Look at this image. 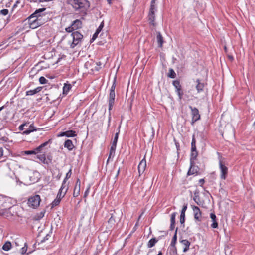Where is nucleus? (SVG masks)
<instances>
[{
    "instance_id": "39448f33",
    "label": "nucleus",
    "mask_w": 255,
    "mask_h": 255,
    "mask_svg": "<svg viewBox=\"0 0 255 255\" xmlns=\"http://www.w3.org/2000/svg\"><path fill=\"white\" fill-rule=\"evenodd\" d=\"M156 10L155 2L154 0H152L151 2L150 8L148 14V20L150 21L149 23L153 26H155V23L154 22L155 15V11Z\"/></svg>"
},
{
    "instance_id": "6ab92c4d",
    "label": "nucleus",
    "mask_w": 255,
    "mask_h": 255,
    "mask_svg": "<svg viewBox=\"0 0 255 255\" xmlns=\"http://www.w3.org/2000/svg\"><path fill=\"white\" fill-rule=\"evenodd\" d=\"M210 218L211 219V221L212 222L211 226L213 228H217L218 224L216 221V216L214 213H211L210 214Z\"/></svg>"
},
{
    "instance_id": "ea45409f",
    "label": "nucleus",
    "mask_w": 255,
    "mask_h": 255,
    "mask_svg": "<svg viewBox=\"0 0 255 255\" xmlns=\"http://www.w3.org/2000/svg\"><path fill=\"white\" fill-rule=\"evenodd\" d=\"M60 201L61 200H60V199L56 198L51 203L52 207H54L59 205V204L60 202Z\"/></svg>"
},
{
    "instance_id": "473e14b6",
    "label": "nucleus",
    "mask_w": 255,
    "mask_h": 255,
    "mask_svg": "<svg viewBox=\"0 0 255 255\" xmlns=\"http://www.w3.org/2000/svg\"><path fill=\"white\" fill-rule=\"evenodd\" d=\"M51 140L50 139L48 141L45 142L44 143L41 144L40 146L36 148V151H37L38 152H40L43 147L47 146L49 142H51Z\"/></svg>"
},
{
    "instance_id": "5fc2aeb1",
    "label": "nucleus",
    "mask_w": 255,
    "mask_h": 255,
    "mask_svg": "<svg viewBox=\"0 0 255 255\" xmlns=\"http://www.w3.org/2000/svg\"><path fill=\"white\" fill-rule=\"evenodd\" d=\"M52 156H47V158H46V160H47V162L48 163V164L47 165H49L50 163H51L52 162Z\"/></svg>"
},
{
    "instance_id": "9d476101",
    "label": "nucleus",
    "mask_w": 255,
    "mask_h": 255,
    "mask_svg": "<svg viewBox=\"0 0 255 255\" xmlns=\"http://www.w3.org/2000/svg\"><path fill=\"white\" fill-rule=\"evenodd\" d=\"M191 207L193 211L194 218L199 221H201V212L199 208L195 205H191Z\"/></svg>"
},
{
    "instance_id": "8fccbe9b",
    "label": "nucleus",
    "mask_w": 255,
    "mask_h": 255,
    "mask_svg": "<svg viewBox=\"0 0 255 255\" xmlns=\"http://www.w3.org/2000/svg\"><path fill=\"white\" fill-rule=\"evenodd\" d=\"M104 27V22H102L100 25H99V27L97 29L96 31L98 32H100V31L102 30Z\"/></svg>"
},
{
    "instance_id": "20e7f679",
    "label": "nucleus",
    "mask_w": 255,
    "mask_h": 255,
    "mask_svg": "<svg viewBox=\"0 0 255 255\" xmlns=\"http://www.w3.org/2000/svg\"><path fill=\"white\" fill-rule=\"evenodd\" d=\"M40 201V196L39 195H35L29 198L27 203L29 207L36 208L39 206Z\"/></svg>"
},
{
    "instance_id": "3c124183",
    "label": "nucleus",
    "mask_w": 255,
    "mask_h": 255,
    "mask_svg": "<svg viewBox=\"0 0 255 255\" xmlns=\"http://www.w3.org/2000/svg\"><path fill=\"white\" fill-rule=\"evenodd\" d=\"M187 208V204H184V206L182 207V209L181 210V213H185V212Z\"/></svg>"
},
{
    "instance_id": "79ce46f5",
    "label": "nucleus",
    "mask_w": 255,
    "mask_h": 255,
    "mask_svg": "<svg viewBox=\"0 0 255 255\" xmlns=\"http://www.w3.org/2000/svg\"><path fill=\"white\" fill-rule=\"evenodd\" d=\"M28 124H29V123L26 122L25 123L21 124L18 128L19 130L20 131L23 130L25 128L24 127L27 126Z\"/></svg>"
},
{
    "instance_id": "680f3d73",
    "label": "nucleus",
    "mask_w": 255,
    "mask_h": 255,
    "mask_svg": "<svg viewBox=\"0 0 255 255\" xmlns=\"http://www.w3.org/2000/svg\"><path fill=\"white\" fill-rule=\"evenodd\" d=\"M175 228V224H172L171 223L170 226V230H173Z\"/></svg>"
},
{
    "instance_id": "58836bf2",
    "label": "nucleus",
    "mask_w": 255,
    "mask_h": 255,
    "mask_svg": "<svg viewBox=\"0 0 255 255\" xmlns=\"http://www.w3.org/2000/svg\"><path fill=\"white\" fill-rule=\"evenodd\" d=\"M39 81L40 83L41 84H45L48 82V80L44 77L43 76H41L39 78Z\"/></svg>"
},
{
    "instance_id": "864d4df0",
    "label": "nucleus",
    "mask_w": 255,
    "mask_h": 255,
    "mask_svg": "<svg viewBox=\"0 0 255 255\" xmlns=\"http://www.w3.org/2000/svg\"><path fill=\"white\" fill-rule=\"evenodd\" d=\"M74 29L72 27V25H71L70 27H68L67 28H66V31L67 32H72L73 31H74Z\"/></svg>"
},
{
    "instance_id": "72a5a7b5",
    "label": "nucleus",
    "mask_w": 255,
    "mask_h": 255,
    "mask_svg": "<svg viewBox=\"0 0 255 255\" xmlns=\"http://www.w3.org/2000/svg\"><path fill=\"white\" fill-rule=\"evenodd\" d=\"M11 248V244L10 242L7 241L2 246V249L4 251H8Z\"/></svg>"
},
{
    "instance_id": "09e8293b",
    "label": "nucleus",
    "mask_w": 255,
    "mask_h": 255,
    "mask_svg": "<svg viewBox=\"0 0 255 255\" xmlns=\"http://www.w3.org/2000/svg\"><path fill=\"white\" fill-rule=\"evenodd\" d=\"M0 13L3 15H6L8 13V10L6 9H2L0 11Z\"/></svg>"
},
{
    "instance_id": "7ed1b4c3",
    "label": "nucleus",
    "mask_w": 255,
    "mask_h": 255,
    "mask_svg": "<svg viewBox=\"0 0 255 255\" xmlns=\"http://www.w3.org/2000/svg\"><path fill=\"white\" fill-rule=\"evenodd\" d=\"M110 217L108 221L109 228H112L116 222H119L123 216V212L121 210L116 209L111 210L110 213Z\"/></svg>"
},
{
    "instance_id": "f03ea898",
    "label": "nucleus",
    "mask_w": 255,
    "mask_h": 255,
    "mask_svg": "<svg viewBox=\"0 0 255 255\" xmlns=\"http://www.w3.org/2000/svg\"><path fill=\"white\" fill-rule=\"evenodd\" d=\"M67 3L76 11L86 14V11L90 7V3L87 0H67Z\"/></svg>"
},
{
    "instance_id": "69168bd1",
    "label": "nucleus",
    "mask_w": 255,
    "mask_h": 255,
    "mask_svg": "<svg viewBox=\"0 0 255 255\" xmlns=\"http://www.w3.org/2000/svg\"><path fill=\"white\" fill-rule=\"evenodd\" d=\"M34 73H35L34 70H33V69H32V70H31V71L30 72V76H33V75H32V74H34Z\"/></svg>"
},
{
    "instance_id": "774afa93",
    "label": "nucleus",
    "mask_w": 255,
    "mask_h": 255,
    "mask_svg": "<svg viewBox=\"0 0 255 255\" xmlns=\"http://www.w3.org/2000/svg\"><path fill=\"white\" fill-rule=\"evenodd\" d=\"M176 146L177 147V150H178V148H179V144L178 142L175 143Z\"/></svg>"
},
{
    "instance_id": "a211bd4d",
    "label": "nucleus",
    "mask_w": 255,
    "mask_h": 255,
    "mask_svg": "<svg viewBox=\"0 0 255 255\" xmlns=\"http://www.w3.org/2000/svg\"><path fill=\"white\" fill-rule=\"evenodd\" d=\"M38 128H36L34 127L33 124H30L28 128L25 130H24L22 132V134L23 135H28L31 132H33L34 131H37Z\"/></svg>"
},
{
    "instance_id": "c85d7f7f",
    "label": "nucleus",
    "mask_w": 255,
    "mask_h": 255,
    "mask_svg": "<svg viewBox=\"0 0 255 255\" xmlns=\"http://www.w3.org/2000/svg\"><path fill=\"white\" fill-rule=\"evenodd\" d=\"M72 175V170L70 169L69 171L67 173L66 175V177H65L64 180L63 181L62 185L64 186H68V184H66L67 180L71 177Z\"/></svg>"
},
{
    "instance_id": "0e129e2a",
    "label": "nucleus",
    "mask_w": 255,
    "mask_h": 255,
    "mask_svg": "<svg viewBox=\"0 0 255 255\" xmlns=\"http://www.w3.org/2000/svg\"><path fill=\"white\" fill-rule=\"evenodd\" d=\"M191 152H196V151H197L196 147H191Z\"/></svg>"
},
{
    "instance_id": "a18cd8bd",
    "label": "nucleus",
    "mask_w": 255,
    "mask_h": 255,
    "mask_svg": "<svg viewBox=\"0 0 255 255\" xmlns=\"http://www.w3.org/2000/svg\"><path fill=\"white\" fill-rule=\"evenodd\" d=\"M99 32L96 31L95 33L93 35L92 38L90 40L91 42L94 41L98 37Z\"/></svg>"
},
{
    "instance_id": "b1692460",
    "label": "nucleus",
    "mask_w": 255,
    "mask_h": 255,
    "mask_svg": "<svg viewBox=\"0 0 255 255\" xmlns=\"http://www.w3.org/2000/svg\"><path fill=\"white\" fill-rule=\"evenodd\" d=\"M41 89H42L41 87H38L34 90H30L27 91L26 92V95L27 96H30V95L31 96V95H34V94L38 93L39 92H40L41 90Z\"/></svg>"
},
{
    "instance_id": "603ef678",
    "label": "nucleus",
    "mask_w": 255,
    "mask_h": 255,
    "mask_svg": "<svg viewBox=\"0 0 255 255\" xmlns=\"http://www.w3.org/2000/svg\"><path fill=\"white\" fill-rule=\"evenodd\" d=\"M111 120V111H109V117H108V127H109L110 125V122Z\"/></svg>"
},
{
    "instance_id": "338daca9",
    "label": "nucleus",
    "mask_w": 255,
    "mask_h": 255,
    "mask_svg": "<svg viewBox=\"0 0 255 255\" xmlns=\"http://www.w3.org/2000/svg\"><path fill=\"white\" fill-rule=\"evenodd\" d=\"M19 3V2L18 1H16V3L14 4V5L12 7V9H13L14 8H15L16 6H17V3Z\"/></svg>"
},
{
    "instance_id": "412c9836",
    "label": "nucleus",
    "mask_w": 255,
    "mask_h": 255,
    "mask_svg": "<svg viewBox=\"0 0 255 255\" xmlns=\"http://www.w3.org/2000/svg\"><path fill=\"white\" fill-rule=\"evenodd\" d=\"M196 82L197 84L196 86V89L197 90L198 93H200L203 90L205 85L204 83L201 82L200 80L199 79H197Z\"/></svg>"
},
{
    "instance_id": "c9c22d12",
    "label": "nucleus",
    "mask_w": 255,
    "mask_h": 255,
    "mask_svg": "<svg viewBox=\"0 0 255 255\" xmlns=\"http://www.w3.org/2000/svg\"><path fill=\"white\" fill-rule=\"evenodd\" d=\"M185 220V213H181L180 217V222L183 227H184V222Z\"/></svg>"
},
{
    "instance_id": "c03bdc74",
    "label": "nucleus",
    "mask_w": 255,
    "mask_h": 255,
    "mask_svg": "<svg viewBox=\"0 0 255 255\" xmlns=\"http://www.w3.org/2000/svg\"><path fill=\"white\" fill-rule=\"evenodd\" d=\"M27 250V246L26 243H25L24 246L23 247H22L21 249V254H24L26 253Z\"/></svg>"
},
{
    "instance_id": "dca6fc26",
    "label": "nucleus",
    "mask_w": 255,
    "mask_h": 255,
    "mask_svg": "<svg viewBox=\"0 0 255 255\" xmlns=\"http://www.w3.org/2000/svg\"><path fill=\"white\" fill-rule=\"evenodd\" d=\"M180 242L184 246L183 252L186 253L187 252L189 249V247L191 244L190 242L186 239L181 240H180Z\"/></svg>"
},
{
    "instance_id": "aec40b11",
    "label": "nucleus",
    "mask_w": 255,
    "mask_h": 255,
    "mask_svg": "<svg viewBox=\"0 0 255 255\" xmlns=\"http://www.w3.org/2000/svg\"><path fill=\"white\" fill-rule=\"evenodd\" d=\"M64 147L67 148L68 150L71 151L74 148L72 141L70 139L65 140L64 144Z\"/></svg>"
},
{
    "instance_id": "f8f14e48",
    "label": "nucleus",
    "mask_w": 255,
    "mask_h": 255,
    "mask_svg": "<svg viewBox=\"0 0 255 255\" xmlns=\"http://www.w3.org/2000/svg\"><path fill=\"white\" fill-rule=\"evenodd\" d=\"M76 136H77L76 132L72 130L62 132L58 135V136H66L67 137H73Z\"/></svg>"
},
{
    "instance_id": "7c9ffc66",
    "label": "nucleus",
    "mask_w": 255,
    "mask_h": 255,
    "mask_svg": "<svg viewBox=\"0 0 255 255\" xmlns=\"http://www.w3.org/2000/svg\"><path fill=\"white\" fill-rule=\"evenodd\" d=\"M37 158L39 159L43 164H48L45 154L38 155L37 156Z\"/></svg>"
},
{
    "instance_id": "9b49d317",
    "label": "nucleus",
    "mask_w": 255,
    "mask_h": 255,
    "mask_svg": "<svg viewBox=\"0 0 255 255\" xmlns=\"http://www.w3.org/2000/svg\"><path fill=\"white\" fill-rule=\"evenodd\" d=\"M68 189V186H64L62 185L59 192L58 193L56 198L61 200V199L65 196Z\"/></svg>"
},
{
    "instance_id": "2f4dec72",
    "label": "nucleus",
    "mask_w": 255,
    "mask_h": 255,
    "mask_svg": "<svg viewBox=\"0 0 255 255\" xmlns=\"http://www.w3.org/2000/svg\"><path fill=\"white\" fill-rule=\"evenodd\" d=\"M198 155L197 151L191 152L190 155V163L193 164L195 163V160L196 159V157Z\"/></svg>"
},
{
    "instance_id": "c756f323",
    "label": "nucleus",
    "mask_w": 255,
    "mask_h": 255,
    "mask_svg": "<svg viewBox=\"0 0 255 255\" xmlns=\"http://www.w3.org/2000/svg\"><path fill=\"white\" fill-rule=\"evenodd\" d=\"M158 242V240H157L155 238H153L151 239L147 244V247L148 248H152L155 246V244Z\"/></svg>"
},
{
    "instance_id": "5701e85b",
    "label": "nucleus",
    "mask_w": 255,
    "mask_h": 255,
    "mask_svg": "<svg viewBox=\"0 0 255 255\" xmlns=\"http://www.w3.org/2000/svg\"><path fill=\"white\" fill-rule=\"evenodd\" d=\"M71 25L75 30L81 27L82 22L80 20L76 19L73 22Z\"/></svg>"
},
{
    "instance_id": "13d9d810",
    "label": "nucleus",
    "mask_w": 255,
    "mask_h": 255,
    "mask_svg": "<svg viewBox=\"0 0 255 255\" xmlns=\"http://www.w3.org/2000/svg\"><path fill=\"white\" fill-rule=\"evenodd\" d=\"M28 22H29V25H30V27H31V22L32 21H33V20L34 19H35V18H32L31 19H29V16L28 17Z\"/></svg>"
},
{
    "instance_id": "a19ab883",
    "label": "nucleus",
    "mask_w": 255,
    "mask_h": 255,
    "mask_svg": "<svg viewBox=\"0 0 255 255\" xmlns=\"http://www.w3.org/2000/svg\"><path fill=\"white\" fill-rule=\"evenodd\" d=\"M118 137H119V132H117L115 135L114 139L113 141L112 144L117 145Z\"/></svg>"
},
{
    "instance_id": "2eb2a0df",
    "label": "nucleus",
    "mask_w": 255,
    "mask_h": 255,
    "mask_svg": "<svg viewBox=\"0 0 255 255\" xmlns=\"http://www.w3.org/2000/svg\"><path fill=\"white\" fill-rule=\"evenodd\" d=\"M146 167V161L144 158H143L139 163L138 166V170L139 175L142 174L145 171V168Z\"/></svg>"
},
{
    "instance_id": "37998d69",
    "label": "nucleus",
    "mask_w": 255,
    "mask_h": 255,
    "mask_svg": "<svg viewBox=\"0 0 255 255\" xmlns=\"http://www.w3.org/2000/svg\"><path fill=\"white\" fill-rule=\"evenodd\" d=\"M196 147V139L195 137V135L193 134L192 136V142H191V147Z\"/></svg>"
},
{
    "instance_id": "4be33fe9",
    "label": "nucleus",
    "mask_w": 255,
    "mask_h": 255,
    "mask_svg": "<svg viewBox=\"0 0 255 255\" xmlns=\"http://www.w3.org/2000/svg\"><path fill=\"white\" fill-rule=\"evenodd\" d=\"M156 39H157V43L158 44V47H160V48L162 47L164 40H163V38L162 36L161 35L160 32H157Z\"/></svg>"
},
{
    "instance_id": "052dcab7",
    "label": "nucleus",
    "mask_w": 255,
    "mask_h": 255,
    "mask_svg": "<svg viewBox=\"0 0 255 255\" xmlns=\"http://www.w3.org/2000/svg\"><path fill=\"white\" fill-rule=\"evenodd\" d=\"M228 59L231 61H232L234 60V57L233 56L228 55Z\"/></svg>"
},
{
    "instance_id": "e2e57ef3",
    "label": "nucleus",
    "mask_w": 255,
    "mask_h": 255,
    "mask_svg": "<svg viewBox=\"0 0 255 255\" xmlns=\"http://www.w3.org/2000/svg\"><path fill=\"white\" fill-rule=\"evenodd\" d=\"M48 236L49 235L47 234L44 238L41 241V242H43L44 241H45L46 240H48Z\"/></svg>"
},
{
    "instance_id": "f3484780",
    "label": "nucleus",
    "mask_w": 255,
    "mask_h": 255,
    "mask_svg": "<svg viewBox=\"0 0 255 255\" xmlns=\"http://www.w3.org/2000/svg\"><path fill=\"white\" fill-rule=\"evenodd\" d=\"M195 163H193V164L190 163V167L188 170L187 175H191L195 173H197L198 172V167L195 165Z\"/></svg>"
},
{
    "instance_id": "bf43d9fd",
    "label": "nucleus",
    "mask_w": 255,
    "mask_h": 255,
    "mask_svg": "<svg viewBox=\"0 0 255 255\" xmlns=\"http://www.w3.org/2000/svg\"><path fill=\"white\" fill-rule=\"evenodd\" d=\"M3 150L2 148L0 147V157L3 156Z\"/></svg>"
},
{
    "instance_id": "4d7b16f0",
    "label": "nucleus",
    "mask_w": 255,
    "mask_h": 255,
    "mask_svg": "<svg viewBox=\"0 0 255 255\" xmlns=\"http://www.w3.org/2000/svg\"><path fill=\"white\" fill-rule=\"evenodd\" d=\"M205 180L204 179H201L199 181V183L200 184L201 186H202L203 184L204 183Z\"/></svg>"
},
{
    "instance_id": "de8ad7c7",
    "label": "nucleus",
    "mask_w": 255,
    "mask_h": 255,
    "mask_svg": "<svg viewBox=\"0 0 255 255\" xmlns=\"http://www.w3.org/2000/svg\"><path fill=\"white\" fill-rule=\"evenodd\" d=\"M115 88H116V79L115 78L114 81L113 83V84L110 88V92H115Z\"/></svg>"
},
{
    "instance_id": "f704fd0d",
    "label": "nucleus",
    "mask_w": 255,
    "mask_h": 255,
    "mask_svg": "<svg viewBox=\"0 0 255 255\" xmlns=\"http://www.w3.org/2000/svg\"><path fill=\"white\" fill-rule=\"evenodd\" d=\"M176 74L174 70L172 68H170L169 70V73L168 74V76L170 78H175L176 77Z\"/></svg>"
},
{
    "instance_id": "393cba45",
    "label": "nucleus",
    "mask_w": 255,
    "mask_h": 255,
    "mask_svg": "<svg viewBox=\"0 0 255 255\" xmlns=\"http://www.w3.org/2000/svg\"><path fill=\"white\" fill-rule=\"evenodd\" d=\"M71 88L72 86L70 84H64V85L63 87V94L67 95Z\"/></svg>"
},
{
    "instance_id": "6e6d98bb",
    "label": "nucleus",
    "mask_w": 255,
    "mask_h": 255,
    "mask_svg": "<svg viewBox=\"0 0 255 255\" xmlns=\"http://www.w3.org/2000/svg\"><path fill=\"white\" fill-rule=\"evenodd\" d=\"M89 190H90V187L89 186L87 188V189L86 190V191H85L84 195V198H86L88 196V195L89 193Z\"/></svg>"
},
{
    "instance_id": "4468645a",
    "label": "nucleus",
    "mask_w": 255,
    "mask_h": 255,
    "mask_svg": "<svg viewBox=\"0 0 255 255\" xmlns=\"http://www.w3.org/2000/svg\"><path fill=\"white\" fill-rule=\"evenodd\" d=\"M81 182L79 179L76 180V184L74 189L73 196L77 197L80 195Z\"/></svg>"
},
{
    "instance_id": "ddd939ff",
    "label": "nucleus",
    "mask_w": 255,
    "mask_h": 255,
    "mask_svg": "<svg viewBox=\"0 0 255 255\" xmlns=\"http://www.w3.org/2000/svg\"><path fill=\"white\" fill-rule=\"evenodd\" d=\"M115 99V92H110L109 98V111H111L113 107Z\"/></svg>"
},
{
    "instance_id": "423d86ee",
    "label": "nucleus",
    "mask_w": 255,
    "mask_h": 255,
    "mask_svg": "<svg viewBox=\"0 0 255 255\" xmlns=\"http://www.w3.org/2000/svg\"><path fill=\"white\" fill-rule=\"evenodd\" d=\"M71 36L72 37L73 42L70 47L73 48L81 41V39L83 38V35L79 32L75 31L72 32Z\"/></svg>"
},
{
    "instance_id": "4c0bfd02",
    "label": "nucleus",
    "mask_w": 255,
    "mask_h": 255,
    "mask_svg": "<svg viewBox=\"0 0 255 255\" xmlns=\"http://www.w3.org/2000/svg\"><path fill=\"white\" fill-rule=\"evenodd\" d=\"M38 152L36 151V148L32 150H27L24 151V154L26 155L36 154Z\"/></svg>"
},
{
    "instance_id": "a878e982",
    "label": "nucleus",
    "mask_w": 255,
    "mask_h": 255,
    "mask_svg": "<svg viewBox=\"0 0 255 255\" xmlns=\"http://www.w3.org/2000/svg\"><path fill=\"white\" fill-rule=\"evenodd\" d=\"M193 200L198 205H201V202L200 201V197L199 195V192L196 191H195L194 193Z\"/></svg>"
},
{
    "instance_id": "1a4fd4ad",
    "label": "nucleus",
    "mask_w": 255,
    "mask_h": 255,
    "mask_svg": "<svg viewBox=\"0 0 255 255\" xmlns=\"http://www.w3.org/2000/svg\"><path fill=\"white\" fill-rule=\"evenodd\" d=\"M219 168L221 171L220 178L223 180L226 179L228 175V169L221 160L219 161Z\"/></svg>"
},
{
    "instance_id": "f257e3e1",
    "label": "nucleus",
    "mask_w": 255,
    "mask_h": 255,
    "mask_svg": "<svg viewBox=\"0 0 255 255\" xmlns=\"http://www.w3.org/2000/svg\"><path fill=\"white\" fill-rule=\"evenodd\" d=\"M45 10V8L36 9L33 13L29 16V19L32 18H35V19L31 22V28L35 29L48 21L49 19L48 16L44 12Z\"/></svg>"
},
{
    "instance_id": "bb28decb",
    "label": "nucleus",
    "mask_w": 255,
    "mask_h": 255,
    "mask_svg": "<svg viewBox=\"0 0 255 255\" xmlns=\"http://www.w3.org/2000/svg\"><path fill=\"white\" fill-rule=\"evenodd\" d=\"M167 255H178L176 247H169V252Z\"/></svg>"
},
{
    "instance_id": "49530a36",
    "label": "nucleus",
    "mask_w": 255,
    "mask_h": 255,
    "mask_svg": "<svg viewBox=\"0 0 255 255\" xmlns=\"http://www.w3.org/2000/svg\"><path fill=\"white\" fill-rule=\"evenodd\" d=\"M116 145H117L112 144V145H111V148H110V152H111V153L115 154V150H116Z\"/></svg>"
},
{
    "instance_id": "0eeeda50",
    "label": "nucleus",
    "mask_w": 255,
    "mask_h": 255,
    "mask_svg": "<svg viewBox=\"0 0 255 255\" xmlns=\"http://www.w3.org/2000/svg\"><path fill=\"white\" fill-rule=\"evenodd\" d=\"M172 84L175 87V91L177 94L179 100H181L183 98L184 92L180 81L178 80H174L172 82Z\"/></svg>"
},
{
    "instance_id": "e433bc0d",
    "label": "nucleus",
    "mask_w": 255,
    "mask_h": 255,
    "mask_svg": "<svg viewBox=\"0 0 255 255\" xmlns=\"http://www.w3.org/2000/svg\"><path fill=\"white\" fill-rule=\"evenodd\" d=\"M176 214H177L176 212H174V213H172L171 215L170 221H171V223H172V224H175V217H176Z\"/></svg>"
},
{
    "instance_id": "6e6552de",
    "label": "nucleus",
    "mask_w": 255,
    "mask_h": 255,
    "mask_svg": "<svg viewBox=\"0 0 255 255\" xmlns=\"http://www.w3.org/2000/svg\"><path fill=\"white\" fill-rule=\"evenodd\" d=\"M189 108L191 110V115L192 116V124L193 125L195 122L200 120V115L199 113V111L197 108L192 107L191 106H189Z\"/></svg>"
},
{
    "instance_id": "cd10ccee",
    "label": "nucleus",
    "mask_w": 255,
    "mask_h": 255,
    "mask_svg": "<svg viewBox=\"0 0 255 255\" xmlns=\"http://www.w3.org/2000/svg\"><path fill=\"white\" fill-rule=\"evenodd\" d=\"M177 230H178V228H176L175 233H174V235L172 238L170 247H176L175 245H176L177 239Z\"/></svg>"
}]
</instances>
